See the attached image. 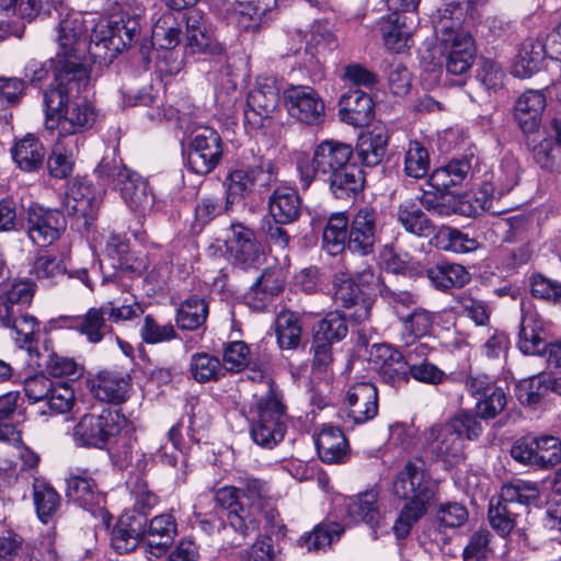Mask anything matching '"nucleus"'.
Here are the masks:
<instances>
[{"label":"nucleus","instance_id":"f257e3e1","mask_svg":"<svg viewBox=\"0 0 561 561\" xmlns=\"http://www.w3.org/2000/svg\"><path fill=\"white\" fill-rule=\"evenodd\" d=\"M61 70L44 91L45 126L57 131V138L70 139L90 129L96 121L95 108L79 98L90 81L89 70Z\"/></svg>","mask_w":561,"mask_h":561},{"label":"nucleus","instance_id":"f03ea898","mask_svg":"<svg viewBox=\"0 0 561 561\" xmlns=\"http://www.w3.org/2000/svg\"><path fill=\"white\" fill-rule=\"evenodd\" d=\"M241 502L226 514L228 526L241 540L259 530L262 524L264 531L275 534L276 541L283 538L286 528L268 495V484L261 479L248 477L241 480Z\"/></svg>","mask_w":561,"mask_h":561},{"label":"nucleus","instance_id":"7ed1b4c3","mask_svg":"<svg viewBox=\"0 0 561 561\" xmlns=\"http://www.w3.org/2000/svg\"><path fill=\"white\" fill-rule=\"evenodd\" d=\"M470 8L471 0H444V8L432 15L446 70L456 76L467 72L476 56L473 38L462 26Z\"/></svg>","mask_w":561,"mask_h":561},{"label":"nucleus","instance_id":"20e7f679","mask_svg":"<svg viewBox=\"0 0 561 561\" xmlns=\"http://www.w3.org/2000/svg\"><path fill=\"white\" fill-rule=\"evenodd\" d=\"M482 433L483 426L473 413L461 410L424 432L423 453L433 461L455 465L463 459L465 439L476 440Z\"/></svg>","mask_w":561,"mask_h":561},{"label":"nucleus","instance_id":"39448f33","mask_svg":"<svg viewBox=\"0 0 561 561\" xmlns=\"http://www.w3.org/2000/svg\"><path fill=\"white\" fill-rule=\"evenodd\" d=\"M35 294L31 280H5L0 284V323L11 331V336L20 348L28 352L35 345V334L39 322L27 313Z\"/></svg>","mask_w":561,"mask_h":561},{"label":"nucleus","instance_id":"423d86ee","mask_svg":"<svg viewBox=\"0 0 561 561\" xmlns=\"http://www.w3.org/2000/svg\"><path fill=\"white\" fill-rule=\"evenodd\" d=\"M256 377H260L266 391L256 397V420L251 426V436L259 446L273 448L283 440L286 432V408L275 382L261 373L251 378Z\"/></svg>","mask_w":561,"mask_h":561},{"label":"nucleus","instance_id":"0eeeda50","mask_svg":"<svg viewBox=\"0 0 561 561\" xmlns=\"http://www.w3.org/2000/svg\"><path fill=\"white\" fill-rule=\"evenodd\" d=\"M98 178L104 185H113L130 210L145 213L152 204L149 185L137 172L128 169L116 156H105L95 168Z\"/></svg>","mask_w":561,"mask_h":561},{"label":"nucleus","instance_id":"6e6552de","mask_svg":"<svg viewBox=\"0 0 561 561\" xmlns=\"http://www.w3.org/2000/svg\"><path fill=\"white\" fill-rule=\"evenodd\" d=\"M140 24L135 18L119 20L99 19L90 35V59L93 62H111L118 53L135 42Z\"/></svg>","mask_w":561,"mask_h":561},{"label":"nucleus","instance_id":"1a4fd4ad","mask_svg":"<svg viewBox=\"0 0 561 561\" xmlns=\"http://www.w3.org/2000/svg\"><path fill=\"white\" fill-rule=\"evenodd\" d=\"M87 23H96L94 18L87 21L78 12H66L58 25V53L57 66L55 75H59L61 70H75L82 68L88 70L85 66V54L90 55V42H87L85 32Z\"/></svg>","mask_w":561,"mask_h":561},{"label":"nucleus","instance_id":"9d476101","mask_svg":"<svg viewBox=\"0 0 561 561\" xmlns=\"http://www.w3.org/2000/svg\"><path fill=\"white\" fill-rule=\"evenodd\" d=\"M278 180V168L272 159L254 156L250 162L232 170L227 175V202L262 194L271 190Z\"/></svg>","mask_w":561,"mask_h":561},{"label":"nucleus","instance_id":"9b49d317","mask_svg":"<svg viewBox=\"0 0 561 561\" xmlns=\"http://www.w3.org/2000/svg\"><path fill=\"white\" fill-rule=\"evenodd\" d=\"M540 490L536 482L515 479L501 488L500 497L489 508V520L492 528L502 537L511 534L515 526L513 505L529 506L539 499Z\"/></svg>","mask_w":561,"mask_h":561},{"label":"nucleus","instance_id":"f8f14e48","mask_svg":"<svg viewBox=\"0 0 561 561\" xmlns=\"http://www.w3.org/2000/svg\"><path fill=\"white\" fill-rule=\"evenodd\" d=\"M352 158L351 145L334 139L322 140L314 147L311 161L304 159L297 162L302 187H309L316 176L324 180L352 162Z\"/></svg>","mask_w":561,"mask_h":561},{"label":"nucleus","instance_id":"ddd939ff","mask_svg":"<svg viewBox=\"0 0 561 561\" xmlns=\"http://www.w3.org/2000/svg\"><path fill=\"white\" fill-rule=\"evenodd\" d=\"M511 456L522 465L551 470L561 463V439L553 435H527L514 442Z\"/></svg>","mask_w":561,"mask_h":561},{"label":"nucleus","instance_id":"4468645a","mask_svg":"<svg viewBox=\"0 0 561 561\" xmlns=\"http://www.w3.org/2000/svg\"><path fill=\"white\" fill-rule=\"evenodd\" d=\"M436 491V483L423 468L413 462H408L392 482L393 494L398 499L407 500L405 505L428 507L435 499Z\"/></svg>","mask_w":561,"mask_h":561},{"label":"nucleus","instance_id":"2eb2a0df","mask_svg":"<svg viewBox=\"0 0 561 561\" xmlns=\"http://www.w3.org/2000/svg\"><path fill=\"white\" fill-rule=\"evenodd\" d=\"M222 152L220 135L213 128L199 127L191 136L187 167L198 175H207L219 164Z\"/></svg>","mask_w":561,"mask_h":561},{"label":"nucleus","instance_id":"dca6fc26","mask_svg":"<svg viewBox=\"0 0 561 561\" xmlns=\"http://www.w3.org/2000/svg\"><path fill=\"white\" fill-rule=\"evenodd\" d=\"M378 414V390L371 382H356L345 394L339 415L346 428L362 425Z\"/></svg>","mask_w":561,"mask_h":561},{"label":"nucleus","instance_id":"f3484780","mask_svg":"<svg viewBox=\"0 0 561 561\" xmlns=\"http://www.w3.org/2000/svg\"><path fill=\"white\" fill-rule=\"evenodd\" d=\"M278 103L279 89L276 79L272 77L259 79L255 88L249 92L247 98L245 123L253 129L267 127Z\"/></svg>","mask_w":561,"mask_h":561},{"label":"nucleus","instance_id":"a211bd4d","mask_svg":"<svg viewBox=\"0 0 561 561\" xmlns=\"http://www.w3.org/2000/svg\"><path fill=\"white\" fill-rule=\"evenodd\" d=\"M225 244L232 264L243 271L257 268L263 263V251L254 231L241 222L231 224Z\"/></svg>","mask_w":561,"mask_h":561},{"label":"nucleus","instance_id":"6ab92c4d","mask_svg":"<svg viewBox=\"0 0 561 561\" xmlns=\"http://www.w3.org/2000/svg\"><path fill=\"white\" fill-rule=\"evenodd\" d=\"M65 215L57 209L31 205L26 209L25 231L31 241L37 245L46 247L55 242L66 230Z\"/></svg>","mask_w":561,"mask_h":561},{"label":"nucleus","instance_id":"aec40b11","mask_svg":"<svg viewBox=\"0 0 561 561\" xmlns=\"http://www.w3.org/2000/svg\"><path fill=\"white\" fill-rule=\"evenodd\" d=\"M118 415L108 410L101 414H85L72 431L73 440L79 446L103 448L110 437L119 432Z\"/></svg>","mask_w":561,"mask_h":561},{"label":"nucleus","instance_id":"412c9836","mask_svg":"<svg viewBox=\"0 0 561 561\" xmlns=\"http://www.w3.org/2000/svg\"><path fill=\"white\" fill-rule=\"evenodd\" d=\"M379 230V213L373 207H360L348 222L347 249L362 256L371 254Z\"/></svg>","mask_w":561,"mask_h":561},{"label":"nucleus","instance_id":"4be33fe9","mask_svg":"<svg viewBox=\"0 0 561 561\" xmlns=\"http://www.w3.org/2000/svg\"><path fill=\"white\" fill-rule=\"evenodd\" d=\"M66 483V496L78 506L94 512L105 504V494L99 490L90 469L79 467L71 469Z\"/></svg>","mask_w":561,"mask_h":561},{"label":"nucleus","instance_id":"5701e85b","mask_svg":"<svg viewBox=\"0 0 561 561\" xmlns=\"http://www.w3.org/2000/svg\"><path fill=\"white\" fill-rule=\"evenodd\" d=\"M284 102L289 115L301 123L313 125L324 115V103L308 85H291L284 91Z\"/></svg>","mask_w":561,"mask_h":561},{"label":"nucleus","instance_id":"b1692460","mask_svg":"<svg viewBox=\"0 0 561 561\" xmlns=\"http://www.w3.org/2000/svg\"><path fill=\"white\" fill-rule=\"evenodd\" d=\"M371 360L377 365L381 380L391 387H401L410 379V364L403 354L388 344H374Z\"/></svg>","mask_w":561,"mask_h":561},{"label":"nucleus","instance_id":"393cba45","mask_svg":"<svg viewBox=\"0 0 561 561\" xmlns=\"http://www.w3.org/2000/svg\"><path fill=\"white\" fill-rule=\"evenodd\" d=\"M100 203L101 198L89 182L76 180L68 187L62 205L68 215L83 219L88 226L95 218Z\"/></svg>","mask_w":561,"mask_h":561},{"label":"nucleus","instance_id":"a878e982","mask_svg":"<svg viewBox=\"0 0 561 561\" xmlns=\"http://www.w3.org/2000/svg\"><path fill=\"white\" fill-rule=\"evenodd\" d=\"M376 276L371 267L367 266L352 275L339 273L333 279V299L344 308L357 306L362 297H366L362 287L374 283Z\"/></svg>","mask_w":561,"mask_h":561},{"label":"nucleus","instance_id":"bb28decb","mask_svg":"<svg viewBox=\"0 0 561 561\" xmlns=\"http://www.w3.org/2000/svg\"><path fill=\"white\" fill-rule=\"evenodd\" d=\"M519 180V168L513 158L502 160L499 170L492 174L491 182H483L478 191L477 199L482 208H491V202L511 192Z\"/></svg>","mask_w":561,"mask_h":561},{"label":"nucleus","instance_id":"cd10ccee","mask_svg":"<svg viewBox=\"0 0 561 561\" xmlns=\"http://www.w3.org/2000/svg\"><path fill=\"white\" fill-rule=\"evenodd\" d=\"M185 49L190 54L217 53L218 44L206 18L199 10L186 13Z\"/></svg>","mask_w":561,"mask_h":561},{"label":"nucleus","instance_id":"c85d7f7f","mask_svg":"<svg viewBox=\"0 0 561 561\" xmlns=\"http://www.w3.org/2000/svg\"><path fill=\"white\" fill-rule=\"evenodd\" d=\"M339 117L354 127L368 125L374 117L373 99L358 89L347 91L340 99Z\"/></svg>","mask_w":561,"mask_h":561},{"label":"nucleus","instance_id":"c756f323","mask_svg":"<svg viewBox=\"0 0 561 561\" xmlns=\"http://www.w3.org/2000/svg\"><path fill=\"white\" fill-rule=\"evenodd\" d=\"M147 518L141 515H123L112 530V547L118 553L133 551L145 539Z\"/></svg>","mask_w":561,"mask_h":561},{"label":"nucleus","instance_id":"7c9ffc66","mask_svg":"<svg viewBox=\"0 0 561 561\" xmlns=\"http://www.w3.org/2000/svg\"><path fill=\"white\" fill-rule=\"evenodd\" d=\"M378 30L385 47L390 51L404 53L412 45V28L407 23V16L399 12L382 18L378 22Z\"/></svg>","mask_w":561,"mask_h":561},{"label":"nucleus","instance_id":"2f4dec72","mask_svg":"<svg viewBox=\"0 0 561 561\" xmlns=\"http://www.w3.org/2000/svg\"><path fill=\"white\" fill-rule=\"evenodd\" d=\"M178 534L175 518L171 514L153 517L145 534L146 551L153 557L163 556Z\"/></svg>","mask_w":561,"mask_h":561},{"label":"nucleus","instance_id":"473e14b6","mask_svg":"<svg viewBox=\"0 0 561 561\" xmlns=\"http://www.w3.org/2000/svg\"><path fill=\"white\" fill-rule=\"evenodd\" d=\"M323 181L329 185V190L335 198L344 201L355 198L363 191L365 184L363 171L353 161Z\"/></svg>","mask_w":561,"mask_h":561},{"label":"nucleus","instance_id":"72a5a7b5","mask_svg":"<svg viewBox=\"0 0 561 561\" xmlns=\"http://www.w3.org/2000/svg\"><path fill=\"white\" fill-rule=\"evenodd\" d=\"M522 311L518 348L526 355H546L548 344L543 337L542 320L536 312L525 311L524 304Z\"/></svg>","mask_w":561,"mask_h":561},{"label":"nucleus","instance_id":"f704fd0d","mask_svg":"<svg viewBox=\"0 0 561 561\" xmlns=\"http://www.w3.org/2000/svg\"><path fill=\"white\" fill-rule=\"evenodd\" d=\"M546 107V98L540 91H527L515 104L514 118L525 134L538 130Z\"/></svg>","mask_w":561,"mask_h":561},{"label":"nucleus","instance_id":"c9c22d12","mask_svg":"<svg viewBox=\"0 0 561 561\" xmlns=\"http://www.w3.org/2000/svg\"><path fill=\"white\" fill-rule=\"evenodd\" d=\"M319 458L325 463H340L347 457L350 445L339 426L324 425L316 438Z\"/></svg>","mask_w":561,"mask_h":561},{"label":"nucleus","instance_id":"e433bc0d","mask_svg":"<svg viewBox=\"0 0 561 561\" xmlns=\"http://www.w3.org/2000/svg\"><path fill=\"white\" fill-rule=\"evenodd\" d=\"M301 201L297 191L288 186H278L270 196L268 209L273 220L291 224L300 215Z\"/></svg>","mask_w":561,"mask_h":561},{"label":"nucleus","instance_id":"4c0bfd02","mask_svg":"<svg viewBox=\"0 0 561 561\" xmlns=\"http://www.w3.org/2000/svg\"><path fill=\"white\" fill-rule=\"evenodd\" d=\"M546 57L542 41L528 37L518 48L512 65L514 77L525 79L531 77L540 69L541 62Z\"/></svg>","mask_w":561,"mask_h":561},{"label":"nucleus","instance_id":"58836bf2","mask_svg":"<svg viewBox=\"0 0 561 561\" xmlns=\"http://www.w3.org/2000/svg\"><path fill=\"white\" fill-rule=\"evenodd\" d=\"M379 492L377 490H367L356 496L348 497L345 501V510L350 519L354 523L363 522L370 527H375L380 518Z\"/></svg>","mask_w":561,"mask_h":561},{"label":"nucleus","instance_id":"ea45409f","mask_svg":"<svg viewBox=\"0 0 561 561\" xmlns=\"http://www.w3.org/2000/svg\"><path fill=\"white\" fill-rule=\"evenodd\" d=\"M129 377L112 371L100 373L92 386V392L101 401L119 404L127 399L130 389Z\"/></svg>","mask_w":561,"mask_h":561},{"label":"nucleus","instance_id":"a19ab883","mask_svg":"<svg viewBox=\"0 0 561 561\" xmlns=\"http://www.w3.org/2000/svg\"><path fill=\"white\" fill-rule=\"evenodd\" d=\"M81 144V137L70 139L57 138L53 152L47 160V168L51 176L66 179L72 173L73 158L79 152Z\"/></svg>","mask_w":561,"mask_h":561},{"label":"nucleus","instance_id":"79ce46f5","mask_svg":"<svg viewBox=\"0 0 561 561\" xmlns=\"http://www.w3.org/2000/svg\"><path fill=\"white\" fill-rule=\"evenodd\" d=\"M15 164L25 172H35L43 167L46 150L41 140L27 134L11 148Z\"/></svg>","mask_w":561,"mask_h":561},{"label":"nucleus","instance_id":"37998d69","mask_svg":"<svg viewBox=\"0 0 561 561\" xmlns=\"http://www.w3.org/2000/svg\"><path fill=\"white\" fill-rule=\"evenodd\" d=\"M72 328L92 344L100 343L105 337L113 335L112 324L101 306L90 308L83 316L76 318Z\"/></svg>","mask_w":561,"mask_h":561},{"label":"nucleus","instance_id":"c03bdc74","mask_svg":"<svg viewBox=\"0 0 561 561\" xmlns=\"http://www.w3.org/2000/svg\"><path fill=\"white\" fill-rule=\"evenodd\" d=\"M431 244L439 250L455 253L473 252L480 247L477 238L448 226H442L436 229L431 239Z\"/></svg>","mask_w":561,"mask_h":561},{"label":"nucleus","instance_id":"a18cd8bd","mask_svg":"<svg viewBox=\"0 0 561 561\" xmlns=\"http://www.w3.org/2000/svg\"><path fill=\"white\" fill-rule=\"evenodd\" d=\"M431 284L439 289L447 290L453 287H463L470 279V273L460 264L442 263L426 270Z\"/></svg>","mask_w":561,"mask_h":561},{"label":"nucleus","instance_id":"49530a36","mask_svg":"<svg viewBox=\"0 0 561 561\" xmlns=\"http://www.w3.org/2000/svg\"><path fill=\"white\" fill-rule=\"evenodd\" d=\"M397 220L405 231L417 237H426L436 231L432 221L412 199L398 206Z\"/></svg>","mask_w":561,"mask_h":561},{"label":"nucleus","instance_id":"de8ad7c7","mask_svg":"<svg viewBox=\"0 0 561 561\" xmlns=\"http://www.w3.org/2000/svg\"><path fill=\"white\" fill-rule=\"evenodd\" d=\"M388 141V134L382 128H374L362 137L357 145V156L362 163L367 167L379 164L386 154Z\"/></svg>","mask_w":561,"mask_h":561},{"label":"nucleus","instance_id":"09e8293b","mask_svg":"<svg viewBox=\"0 0 561 561\" xmlns=\"http://www.w3.org/2000/svg\"><path fill=\"white\" fill-rule=\"evenodd\" d=\"M347 332L345 316L339 311H331L313 327V340L314 343L324 342L332 345L343 340Z\"/></svg>","mask_w":561,"mask_h":561},{"label":"nucleus","instance_id":"8fccbe9b","mask_svg":"<svg viewBox=\"0 0 561 561\" xmlns=\"http://www.w3.org/2000/svg\"><path fill=\"white\" fill-rule=\"evenodd\" d=\"M208 316V304L204 298L192 296L185 299L176 312V324L182 330H196Z\"/></svg>","mask_w":561,"mask_h":561},{"label":"nucleus","instance_id":"3c124183","mask_svg":"<svg viewBox=\"0 0 561 561\" xmlns=\"http://www.w3.org/2000/svg\"><path fill=\"white\" fill-rule=\"evenodd\" d=\"M323 247L330 254L341 252L348 241V219L344 213L330 216L323 230Z\"/></svg>","mask_w":561,"mask_h":561},{"label":"nucleus","instance_id":"603ef678","mask_svg":"<svg viewBox=\"0 0 561 561\" xmlns=\"http://www.w3.org/2000/svg\"><path fill=\"white\" fill-rule=\"evenodd\" d=\"M33 500L37 516L43 523H47L60 505V497L56 490L41 478L34 479Z\"/></svg>","mask_w":561,"mask_h":561},{"label":"nucleus","instance_id":"864d4df0","mask_svg":"<svg viewBox=\"0 0 561 561\" xmlns=\"http://www.w3.org/2000/svg\"><path fill=\"white\" fill-rule=\"evenodd\" d=\"M275 332L282 350H296L299 346L302 328L295 313L280 312L275 320Z\"/></svg>","mask_w":561,"mask_h":561},{"label":"nucleus","instance_id":"5fc2aeb1","mask_svg":"<svg viewBox=\"0 0 561 561\" xmlns=\"http://www.w3.org/2000/svg\"><path fill=\"white\" fill-rule=\"evenodd\" d=\"M181 26L172 12L159 16L152 26V42L162 49H171L180 44Z\"/></svg>","mask_w":561,"mask_h":561},{"label":"nucleus","instance_id":"6e6d98bb","mask_svg":"<svg viewBox=\"0 0 561 561\" xmlns=\"http://www.w3.org/2000/svg\"><path fill=\"white\" fill-rule=\"evenodd\" d=\"M343 531V527L337 523H321L311 533L302 536L299 542L308 551L325 550L332 542L340 539Z\"/></svg>","mask_w":561,"mask_h":561},{"label":"nucleus","instance_id":"4d7b16f0","mask_svg":"<svg viewBox=\"0 0 561 561\" xmlns=\"http://www.w3.org/2000/svg\"><path fill=\"white\" fill-rule=\"evenodd\" d=\"M404 173L413 179H423L430 170V154L424 145L410 140L404 153Z\"/></svg>","mask_w":561,"mask_h":561},{"label":"nucleus","instance_id":"13d9d810","mask_svg":"<svg viewBox=\"0 0 561 561\" xmlns=\"http://www.w3.org/2000/svg\"><path fill=\"white\" fill-rule=\"evenodd\" d=\"M190 370L196 381L207 382L224 376L225 368L218 357L208 353H196L191 357Z\"/></svg>","mask_w":561,"mask_h":561},{"label":"nucleus","instance_id":"bf43d9fd","mask_svg":"<svg viewBox=\"0 0 561 561\" xmlns=\"http://www.w3.org/2000/svg\"><path fill=\"white\" fill-rule=\"evenodd\" d=\"M434 316L423 308H416L403 320L402 339L405 344L427 335L433 327Z\"/></svg>","mask_w":561,"mask_h":561},{"label":"nucleus","instance_id":"052dcab7","mask_svg":"<svg viewBox=\"0 0 561 561\" xmlns=\"http://www.w3.org/2000/svg\"><path fill=\"white\" fill-rule=\"evenodd\" d=\"M553 378L541 374L523 380L517 389L518 400L524 404H537L546 396L549 389L552 390Z\"/></svg>","mask_w":561,"mask_h":561},{"label":"nucleus","instance_id":"680f3d73","mask_svg":"<svg viewBox=\"0 0 561 561\" xmlns=\"http://www.w3.org/2000/svg\"><path fill=\"white\" fill-rule=\"evenodd\" d=\"M507 398L505 391L501 387H491L489 391L480 397L476 403L477 419H494L506 407Z\"/></svg>","mask_w":561,"mask_h":561},{"label":"nucleus","instance_id":"e2e57ef3","mask_svg":"<svg viewBox=\"0 0 561 561\" xmlns=\"http://www.w3.org/2000/svg\"><path fill=\"white\" fill-rule=\"evenodd\" d=\"M267 11V7L255 1L238 2L233 15L238 26L242 30H256Z\"/></svg>","mask_w":561,"mask_h":561},{"label":"nucleus","instance_id":"0e129e2a","mask_svg":"<svg viewBox=\"0 0 561 561\" xmlns=\"http://www.w3.org/2000/svg\"><path fill=\"white\" fill-rule=\"evenodd\" d=\"M141 340L147 344H159L169 342L176 337L173 324H159L153 316L147 314L139 330Z\"/></svg>","mask_w":561,"mask_h":561},{"label":"nucleus","instance_id":"69168bd1","mask_svg":"<svg viewBox=\"0 0 561 561\" xmlns=\"http://www.w3.org/2000/svg\"><path fill=\"white\" fill-rule=\"evenodd\" d=\"M534 160L542 169L548 172L561 171V149L556 147L554 142L546 138L534 148Z\"/></svg>","mask_w":561,"mask_h":561},{"label":"nucleus","instance_id":"338daca9","mask_svg":"<svg viewBox=\"0 0 561 561\" xmlns=\"http://www.w3.org/2000/svg\"><path fill=\"white\" fill-rule=\"evenodd\" d=\"M457 305L460 312L472 320L476 325H486L489 323L491 310L483 300L476 299L468 293H462L457 297Z\"/></svg>","mask_w":561,"mask_h":561},{"label":"nucleus","instance_id":"774afa93","mask_svg":"<svg viewBox=\"0 0 561 561\" xmlns=\"http://www.w3.org/2000/svg\"><path fill=\"white\" fill-rule=\"evenodd\" d=\"M101 307L111 324L133 320L144 313V309L139 302L133 301L131 304H127V299L122 304L116 299L108 300L101 305Z\"/></svg>","mask_w":561,"mask_h":561}]
</instances>
